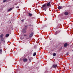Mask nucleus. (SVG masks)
I'll use <instances>...</instances> for the list:
<instances>
[{
  "label": "nucleus",
  "instance_id": "1",
  "mask_svg": "<svg viewBox=\"0 0 73 73\" xmlns=\"http://www.w3.org/2000/svg\"><path fill=\"white\" fill-rule=\"evenodd\" d=\"M42 9L43 10H45V11H46V5L44 4L42 5Z\"/></svg>",
  "mask_w": 73,
  "mask_h": 73
},
{
  "label": "nucleus",
  "instance_id": "2",
  "mask_svg": "<svg viewBox=\"0 0 73 73\" xmlns=\"http://www.w3.org/2000/svg\"><path fill=\"white\" fill-rule=\"evenodd\" d=\"M27 28H28L27 26H25V27L24 29H23V30H22L23 32L24 33H25V32H26V29H27Z\"/></svg>",
  "mask_w": 73,
  "mask_h": 73
},
{
  "label": "nucleus",
  "instance_id": "3",
  "mask_svg": "<svg viewBox=\"0 0 73 73\" xmlns=\"http://www.w3.org/2000/svg\"><path fill=\"white\" fill-rule=\"evenodd\" d=\"M33 33H32L29 36V38H31L32 37V36H33Z\"/></svg>",
  "mask_w": 73,
  "mask_h": 73
},
{
  "label": "nucleus",
  "instance_id": "4",
  "mask_svg": "<svg viewBox=\"0 0 73 73\" xmlns=\"http://www.w3.org/2000/svg\"><path fill=\"white\" fill-rule=\"evenodd\" d=\"M57 66V64H54L53 65L52 67L53 68H56Z\"/></svg>",
  "mask_w": 73,
  "mask_h": 73
},
{
  "label": "nucleus",
  "instance_id": "5",
  "mask_svg": "<svg viewBox=\"0 0 73 73\" xmlns=\"http://www.w3.org/2000/svg\"><path fill=\"white\" fill-rule=\"evenodd\" d=\"M64 14L65 15L67 16V15H68L69 13H68V12L66 11L64 12Z\"/></svg>",
  "mask_w": 73,
  "mask_h": 73
},
{
  "label": "nucleus",
  "instance_id": "6",
  "mask_svg": "<svg viewBox=\"0 0 73 73\" xmlns=\"http://www.w3.org/2000/svg\"><path fill=\"white\" fill-rule=\"evenodd\" d=\"M23 62H27V59L26 58L23 59Z\"/></svg>",
  "mask_w": 73,
  "mask_h": 73
},
{
  "label": "nucleus",
  "instance_id": "7",
  "mask_svg": "<svg viewBox=\"0 0 73 73\" xmlns=\"http://www.w3.org/2000/svg\"><path fill=\"white\" fill-rule=\"evenodd\" d=\"M50 2H49L47 4V7H49V6H50Z\"/></svg>",
  "mask_w": 73,
  "mask_h": 73
},
{
  "label": "nucleus",
  "instance_id": "8",
  "mask_svg": "<svg viewBox=\"0 0 73 73\" xmlns=\"http://www.w3.org/2000/svg\"><path fill=\"white\" fill-rule=\"evenodd\" d=\"M62 7L59 6L58 7V9L60 10L62 9Z\"/></svg>",
  "mask_w": 73,
  "mask_h": 73
},
{
  "label": "nucleus",
  "instance_id": "9",
  "mask_svg": "<svg viewBox=\"0 0 73 73\" xmlns=\"http://www.w3.org/2000/svg\"><path fill=\"white\" fill-rule=\"evenodd\" d=\"M68 46V44L67 43H65L64 45V47H66Z\"/></svg>",
  "mask_w": 73,
  "mask_h": 73
},
{
  "label": "nucleus",
  "instance_id": "10",
  "mask_svg": "<svg viewBox=\"0 0 73 73\" xmlns=\"http://www.w3.org/2000/svg\"><path fill=\"white\" fill-rule=\"evenodd\" d=\"M12 8H10L7 11V12H9V11H11V10H12Z\"/></svg>",
  "mask_w": 73,
  "mask_h": 73
},
{
  "label": "nucleus",
  "instance_id": "11",
  "mask_svg": "<svg viewBox=\"0 0 73 73\" xmlns=\"http://www.w3.org/2000/svg\"><path fill=\"white\" fill-rule=\"evenodd\" d=\"M3 37H4V35L3 34H2L0 36V38H3Z\"/></svg>",
  "mask_w": 73,
  "mask_h": 73
},
{
  "label": "nucleus",
  "instance_id": "12",
  "mask_svg": "<svg viewBox=\"0 0 73 73\" xmlns=\"http://www.w3.org/2000/svg\"><path fill=\"white\" fill-rule=\"evenodd\" d=\"M29 14V15L30 16H32V14L30 13H28Z\"/></svg>",
  "mask_w": 73,
  "mask_h": 73
},
{
  "label": "nucleus",
  "instance_id": "13",
  "mask_svg": "<svg viewBox=\"0 0 73 73\" xmlns=\"http://www.w3.org/2000/svg\"><path fill=\"white\" fill-rule=\"evenodd\" d=\"M2 49H0V53H1H1H2Z\"/></svg>",
  "mask_w": 73,
  "mask_h": 73
},
{
  "label": "nucleus",
  "instance_id": "14",
  "mask_svg": "<svg viewBox=\"0 0 73 73\" xmlns=\"http://www.w3.org/2000/svg\"><path fill=\"white\" fill-rule=\"evenodd\" d=\"M53 56H56V54L55 53L53 54Z\"/></svg>",
  "mask_w": 73,
  "mask_h": 73
},
{
  "label": "nucleus",
  "instance_id": "15",
  "mask_svg": "<svg viewBox=\"0 0 73 73\" xmlns=\"http://www.w3.org/2000/svg\"><path fill=\"white\" fill-rule=\"evenodd\" d=\"M3 40H4V38H1V40L2 41H3Z\"/></svg>",
  "mask_w": 73,
  "mask_h": 73
},
{
  "label": "nucleus",
  "instance_id": "16",
  "mask_svg": "<svg viewBox=\"0 0 73 73\" xmlns=\"http://www.w3.org/2000/svg\"><path fill=\"white\" fill-rule=\"evenodd\" d=\"M9 36V34H7L6 35V37H8Z\"/></svg>",
  "mask_w": 73,
  "mask_h": 73
},
{
  "label": "nucleus",
  "instance_id": "17",
  "mask_svg": "<svg viewBox=\"0 0 73 73\" xmlns=\"http://www.w3.org/2000/svg\"><path fill=\"white\" fill-rule=\"evenodd\" d=\"M28 21H29V23H31V22L32 21H31V20L30 19H29L28 20Z\"/></svg>",
  "mask_w": 73,
  "mask_h": 73
},
{
  "label": "nucleus",
  "instance_id": "18",
  "mask_svg": "<svg viewBox=\"0 0 73 73\" xmlns=\"http://www.w3.org/2000/svg\"><path fill=\"white\" fill-rule=\"evenodd\" d=\"M36 52H34V53L33 54V56H36Z\"/></svg>",
  "mask_w": 73,
  "mask_h": 73
},
{
  "label": "nucleus",
  "instance_id": "19",
  "mask_svg": "<svg viewBox=\"0 0 73 73\" xmlns=\"http://www.w3.org/2000/svg\"><path fill=\"white\" fill-rule=\"evenodd\" d=\"M7 0H3V2L5 3V2H6L7 1Z\"/></svg>",
  "mask_w": 73,
  "mask_h": 73
},
{
  "label": "nucleus",
  "instance_id": "20",
  "mask_svg": "<svg viewBox=\"0 0 73 73\" xmlns=\"http://www.w3.org/2000/svg\"><path fill=\"white\" fill-rule=\"evenodd\" d=\"M58 33H57V31H56L55 33V35H57Z\"/></svg>",
  "mask_w": 73,
  "mask_h": 73
},
{
  "label": "nucleus",
  "instance_id": "21",
  "mask_svg": "<svg viewBox=\"0 0 73 73\" xmlns=\"http://www.w3.org/2000/svg\"><path fill=\"white\" fill-rule=\"evenodd\" d=\"M24 36H27V35L26 34H24Z\"/></svg>",
  "mask_w": 73,
  "mask_h": 73
},
{
  "label": "nucleus",
  "instance_id": "22",
  "mask_svg": "<svg viewBox=\"0 0 73 73\" xmlns=\"http://www.w3.org/2000/svg\"><path fill=\"white\" fill-rule=\"evenodd\" d=\"M19 8V6H17L16 7V8Z\"/></svg>",
  "mask_w": 73,
  "mask_h": 73
},
{
  "label": "nucleus",
  "instance_id": "23",
  "mask_svg": "<svg viewBox=\"0 0 73 73\" xmlns=\"http://www.w3.org/2000/svg\"><path fill=\"white\" fill-rule=\"evenodd\" d=\"M29 60L30 61H31V58H29Z\"/></svg>",
  "mask_w": 73,
  "mask_h": 73
},
{
  "label": "nucleus",
  "instance_id": "24",
  "mask_svg": "<svg viewBox=\"0 0 73 73\" xmlns=\"http://www.w3.org/2000/svg\"><path fill=\"white\" fill-rule=\"evenodd\" d=\"M22 21V22H23V21H24V20L23 19L22 20H21Z\"/></svg>",
  "mask_w": 73,
  "mask_h": 73
},
{
  "label": "nucleus",
  "instance_id": "25",
  "mask_svg": "<svg viewBox=\"0 0 73 73\" xmlns=\"http://www.w3.org/2000/svg\"><path fill=\"white\" fill-rule=\"evenodd\" d=\"M21 40H23V38H21Z\"/></svg>",
  "mask_w": 73,
  "mask_h": 73
},
{
  "label": "nucleus",
  "instance_id": "26",
  "mask_svg": "<svg viewBox=\"0 0 73 73\" xmlns=\"http://www.w3.org/2000/svg\"><path fill=\"white\" fill-rule=\"evenodd\" d=\"M68 54H67V55H68Z\"/></svg>",
  "mask_w": 73,
  "mask_h": 73
}]
</instances>
